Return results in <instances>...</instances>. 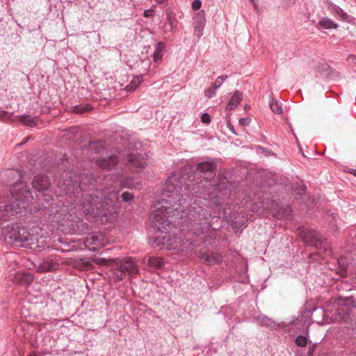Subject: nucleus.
Listing matches in <instances>:
<instances>
[{
	"label": "nucleus",
	"instance_id": "nucleus-50",
	"mask_svg": "<svg viewBox=\"0 0 356 356\" xmlns=\"http://www.w3.org/2000/svg\"><path fill=\"white\" fill-rule=\"evenodd\" d=\"M27 141H28V138H26V139L24 140V142H22V143H20V144H19V145H22V144H24V143H26Z\"/></svg>",
	"mask_w": 356,
	"mask_h": 356
},
{
	"label": "nucleus",
	"instance_id": "nucleus-43",
	"mask_svg": "<svg viewBox=\"0 0 356 356\" xmlns=\"http://www.w3.org/2000/svg\"><path fill=\"white\" fill-rule=\"evenodd\" d=\"M202 2L200 0H194L192 3V8L195 10H199L201 8Z\"/></svg>",
	"mask_w": 356,
	"mask_h": 356
},
{
	"label": "nucleus",
	"instance_id": "nucleus-47",
	"mask_svg": "<svg viewBox=\"0 0 356 356\" xmlns=\"http://www.w3.org/2000/svg\"><path fill=\"white\" fill-rule=\"evenodd\" d=\"M155 1L159 4H166L168 2V0H155Z\"/></svg>",
	"mask_w": 356,
	"mask_h": 356
},
{
	"label": "nucleus",
	"instance_id": "nucleus-1",
	"mask_svg": "<svg viewBox=\"0 0 356 356\" xmlns=\"http://www.w3.org/2000/svg\"><path fill=\"white\" fill-rule=\"evenodd\" d=\"M181 170L172 172L165 182L163 190V198L160 207L151 213L149 220L152 228L159 232L166 233L171 226H176L178 220L184 216V206L181 204L184 184L186 178Z\"/></svg>",
	"mask_w": 356,
	"mask_h": 356
},
{
	"label": "nucleus",
	"instance_id": "nucleus-21",
	"mask_svg": "<svg viewBox=\"0 0 356 356\" xmlns=\"http://www.w3.org/2000/svg\"><path fill=\"white\" fill-rule=\"evenodd\" d=\"M292 209L289 206H282L279 207L277 212L273 214L275 218L277 220H286L291 216Z\"/></svg>",
	"mask_w": 356,
	"mask_h": 356
},
{
	"label": "nucleus",
	"instance_id": "nucleus-14",
	"mask_svg": "<svg viewBox=\"0 0 356 356\" xmlns=\"http://www.w3.org/2000/svg\"><path fill=\"white\" fill-rule=\"evenodd\" d=\"M118 163L116 156H111L102 158L97 161V165L102 169H113Z\"/></svg>",
	"mask_w": 356,
	"mask_h": 356
},
{
	"label": "nucleus",
	"instance_id": "nucleus-18",
	"mask_svg": "<svg viewBox=\"0 0 356 356\" xmlns=\"http://www.w3.org/2000/svg\"><path fill=\"white\" fill-rule=\"evenodd\" d=\"M330 10L332 15L339 17L343 21L351 22L353 19L352 16L348 15L342 8L334 3H330Z\"/></svg>",
	"mask_w": 356,
	"mask_h": 356
},
{
	"label": "nucleus",
	"instance_id": "nucleus-3",
	"mask_svg": "<svg viewBox=\"0 0 356 356\" xmlns=\"http://www.w3.org/2000/svg\"><path fill=\"white\" fill-rule=\"evenodd\" d=\"M10 196L0 200V220L8 221L15 215H24L32 203L33 197L29 186L19 181L10 188Z\"/></svg>",
	"mask_w": 356,
	"mask_h": 356
},
{
	"label": "nucleus",
	"instance_id": "nucleus-2",
	"mask_svg": "<svg viewBox=\"0 0 356 356\" xmlns=\"http://www.w3.org/2000/svg\"><path fill=\"white\" fill-rule=\"evenodd\" d=\"M74 204L73 208L67 209L72 218L74 216L79 220V216L90 215L102 222H113L120 208L119 191L92 188L83 193L79 202Z\"/></svg>",
	"mask_w": 356,
	"mask_h": 356
},
{
	"label": "nucleus",
	"instance_id": "nucleus-23",
	"mask_svg": "<svg viewBox=\"0 0 356 356\" xmlns=\"http://www.w3.org/2000/svg\"><path fill=\"white\" fill-rule=\"evenodd\" d=\"M243 97V93L238 90L236 91L227 104L226 109L228 111L234 110L241 102Z\"/></svg>",
	"mask_w": 356,
	"mask_h": 356
},
{
	"label": "nucleus",
	"instance_id": "nucleus-38",
	"mask_svg": "<svg viewBox=\"0 0 356 356\" xmlns=\"http://www.w3.org/2000/svg\"><path fill=\"white\" fill-rule=\"evenodd\" d=\"M165 237H163L162 238L159 236H154L153 241L152 242V245L154 247H159V248H161V246L163 245L164 242L163 240Z\"/></svg>",
	"mask_w": 356,
	"mask_h": 356
},
{
	"label": "nucleus",
	"instance_id": "nucleus-32",
	"mask_svg": "<svg viewBox=\"0 0 356 356\" xmlns=\"http://www.w3.org/2000/svg\"><path fill=\"white\" fill-rule=\"evenodd\" d=\"M126 272L120 268V264L118 263L113 270V277L116 280H121L125 277Z\"/></svg>",
	"mask_w": 356,
	"mask_h": 356
},
{
	"label": "nucleus",
	"instance_id": "nucleus-29",
	"mask_svg": "<svg viewBox=\"0 0 356 356\" xmlns=\"http://www.w3.org/2000/svg\"><path fill=\"white\" fill-rule=\"evenodd\" d=\"M164 48H165V45H164L163 42H159L156 44L155 50L153 54V58H154V60L155 62H157L161 59V58L163 56V51Z\"/></svg>",
	"mask_w": 356,
	"mask_h": 356
},
{
	"label": "nucleus",
	"instance_id": "nucleus-28",
	"mask_svg": "<svg viewBox=\"0 0 356 356\" xmlns=\"http://www.w3.org/2000/svg\"><path fill=\"white\" fill-rule=\"evenodd\" d=\"M254 318L262 326L273 327L275 325V322L272 319L264 315H259Z\"/></svg>",
	"mask_w": 356,
	"mask_h": 356
},
{
	"label": "nucleus",
	"instance_id": "nucleus-11",
	"mask_svg": "<svg viewBox=\"0 0 356 356\" xmlns=\"http://www.w3.org/2000/svg\"><path fill=\"white\" fill-rule=\"evenodd\" d=\"M50 185L49 178L44 175H38L34 177L32 181V186L39 193H43Z\"/></svg>",
	"mask_w": 356,
	"mask_h": 356
},
{
	"label": "nucleus",
	"instance_id": "nucleus-46",
	"mask_svg": "<svg viewBox=\"0 0 356 356\" xmlns=\"http://www.w3.org/2000/svg\"><path fill=\"white\" fill-rule=\"evenodd\" d=\"M153 10L152 9H147V10H145L144 11V13H143V15L145 17H149L152 15V13H153Z\"/></svg>",
	"mask_w": 356,
	"mask_h": 356
},
{
	"label": "nucleus",
	"instance_id": "nucleus-35",
	"mask_svg": "<svg viewBox=\"0 0 356 356\" xmlns=\"http://www.w3.org/2000/svg\"><path fill=\"white\" fill-rule=\"evenodd\" d=\"M92 109L91 106L86 105V106H74L72 108V111L75 113H83L85 112L89 111Z\"/></svg>",
	"mask_w": 356,
	"mask_h": 356
},
{
	"label": "nucleus",
	"instance_id": "nucleus-52",
	"mask_svg": "<svg viewBox=\"0 0 356 356\" xmlns=\"http://www.w3.org/2000/svg\"><path fill=\"white\" fill-rule=\"evenodd\" d=\"M29 356H36L35 355H30Z\"/></svg>",
	"mask_w": 356,
	"mask_h": 356
},
{
	"label": "nucleus",
	"instance_id": "nucleus-22",
	"mask_svg": "<svg viewBox=\"0 0 356 356\" xmlns=\"http://www.w3.org/2000/svg\"><path fill=\"white\" fill-rule=\"evenodd\" d=\"M104 235L100 233H94L86 238V243L88 245L101 246L104 244Z\"/></svg>",
	"mask_w": 356,
	"mask_h": 356
},
{
	"label": "nucleus",
	"instance_id": "nucleus-15",
	"mask_svg": "<svg viewBox=\"0 0 356 356\" xmlns=\"http://www.w3.org/2000/svg\"><path fill=\"white\" fill-rule=\"evenodd\" d=\"M15 331L18 335L22 336L25 339H28L35 331V326L29 325L26 323H22L17 326Z\"/></svg>",
	"mask_w": 356,
	"mask_h": 356
},
{
	"label": "nucleus",
	"instance_id": "nucleus-44",
	"mask_svg": "<svg viewBox=\"0 0 356 356\" xmlns=\"http://www.w3.org/2000/svg\"><path fill=\"white\" fill-rule=\"evenodd\" d=\"M250 121L249 118H242L239 120V123L243 126H248L250 124Z\"/></svg>",
	"mask_w": 356,
	"mask_h": 356
},
{
	"label": "nucleus",
	"instance_id": "nucleus-16",
	"mask_svg": "<svg viewBox=\"0 0 356 356\" xmlns=\"http://www.w3.org/2000/svg\"><path fill=\"white\" fill-rule=\"evenodd\" d=\"M120 268L130 275H134L138 273V268L134 261L129 257L124 258L120 263Z\"/></svg>",
	"mask_w": 356,
	"mask_h": 356
},
{
	"label": "nucleus",
	"instance_id": "nucleus-36",
	"mask_svg": "<svg viewBox=\"0 0 356 356\" xmlns=\"http://www.w3.org/2000/svg\"><path fill=\"white\" fill-rule=\"evenodd\" d=\"M121 186L123 188H133L136 187L134 180L132 178H126L120 181Z\"/></svg>",
	"mask_w": 356,
	"mask_h": 356
},
{
	"label": "nucleus",
	"instance_id": "nucleus-25",
	"mask_svg": "<svg viewBox=\"0 0 356 356\" xmlns=\"http://www.w3.org/2000/svg\"><path fill=\"white\" fill-rule=\"evenodd\" d=\"M336 289L339 291V295L348 296L350 294H346L352 290V284L348 282H341L336 286Z\"/></svg>",
	"mask_w": 356,
	"mask_h": 356
},
{
	"label": "nucleus",
	"instance_id": "nucleus-31",
	"mask_svg": "<svg viewBox=\"0 0 356 356\" xmlns=\"http://www.w3.org/2000/svg\"><path fill=\"white\" fill-rule=\"evenodd\" d=\"M19 121L29 127H34L37 124V119L30 115H22L19 117Z\"/></svg>",
	"mask_w": 356,
	"mask_h": 356
},
{
	"label": "nucleus",
	"instance_id": "nucleus-48",
	"mask_svg": "<svg viewBox=\"0 0 356 356\" xmlns=\"http://www.w3.org/2000/svg\"><path fill=\"white\" fill-rule=\"evenodd\" d=\"M314 350V346H312L309 347V350H308V354H309V355H311L313 353Z\"/></svg>",
	"mask_w": 356,
	"mask_h": 356
},
{
	"label": "nucleus",
	"instance_id": "nucleus-30",
	"mask_svg": "<svg viewBox=\"0 0 356 356\" xmlns=\"http://www.w3.org/2000/svg\"><path fill=\"white\" fill-rule=\"evenodd\" d=\"M167 26H170V30L174 31L177 26L178 21L177 20L175 15L172 13L171 11H167L166 13Z\"/></svg>",
	"mask_w": 356,
	"mask_h": 356
},
{
	"label": "nucleus",
	"instance_id": "nucleus-49",
	"mask_svg": "<svg viewBox=\"0 0 356 356\" xmlns=\"http://www.w3.org/2000/svg\"><path fill=\"white\" fill-rule=\"evenodd\" d=\"M350 173H352L353 175L356 176V170L352 169L351 171H350Z\"/></svg>",
	"mask_w": 356,
	"mask_h": 356
},
{
	"label": "nucleus",
	"instance_id": "nucleus-26",
	"mask_svg": "<svg viewBox=\"0 0 356 356\" xmlns=\"http://www.w3.org/2000/svg\"><path fill=\"white\" fill-rule=\"evenodd\" d=\"M317 26L322 27L325 29H337L338 27V24L329 18L323 17L319 20Z\"/></svg>",
	"mask_w": 356,
	"mask_h": 356
},
{
	"label": "nucleus",
	"instance_id": "nucleus-40",
	"mask_svg": "<svg viewBox=\"0 0 356 356\" xmlns=\"http://www.w3.org/2000/svg\"><path fill=\"white\" fill-rule=\"evenodd\" d=\"M216 90L217 89L213 86H212L211 88H207L205 90V96L209 99L213 97L216 95Z\"/></svg>",
	"mask_w": 356,
	"mask_h": 356
},
{
	"label": "nucleus",
	"instance_id": "nucleus-17",
	"mask_svg": "<svg viewBox=\"0 0 356 356\" xmlns=\"http://www.w3.org/2000/svg\"><path fill=\"white\" fill-rule=\"evenodd\" d=\"M127 161L129 163L132 164L138 170L143 168L145 164L146 163L143 156L139 154H128Z\"/></svg>",
	"mask_w": 356,
	"mask_h": 356
},
{
	"label": "nucleus",
	"instance_id": "nucleus-41",
	"mask_svg": "<svg viewBox=\"0 0 356 356\" xmlns=\"http://www.w3.org/2000/svg\"><path fill=\"white\" fill-rule=\"evenodd\" d=\"M122 199L124 202H131L133 198H134V195L132 193H129V192H124L122 195Z\"/></svg>",
	"mask_w": 356,
	"mask_h": 356
},
{
	"label": "nucleus",
	"instance_id": "nucleus-42",
	"mask_svg": "<svg viewBox=\"0 0 356 356\" xmlns=\"http://www.w3.org/2000/svg\"><path fill=\"white\" fill-rule=\"evenodd\" d=\"M201 120L203 123L209 124L211 122V117L207 113L202 114Z\"/></svg>",
	"mask_w": 356,
	"mask_h": 356
},
{
	"label": "nucleus",
	"instance_id": "nucleus-19",
	"mask_svg": "<svg viewBox=\"0 0 356 356\" xmlns=\"http://www.w3.org/2000/svg\"><path fill=\"white\" fill-rule=\"evenodd\" d=\"M59 264L52 259H47L42 261L37 267L39 272L55 270L58 268Z\"/></svg>",
	"mask_w": 356,
	"mask_h": 356
},
{
	"label": "nucleus",
	"instance_id": "nucleus-9",
	"mask_svg": "<svg viewBox=\"0 0 356 356\" xmlns=\"http://www.w3.org/2000/svg\"><path fill=\"white\" fill-rule=\"evenodd\" d=\"M217 168L216 159L207 157L206 160L196 165L194 172L200 174L213 173Z\"/></svg>",
	"mask_w": 356,
	"mask_h": 356
},
{
	"label": "nucleus",
	"instance_id": "nucleus-24",
	"mask_svg": "<svg viewBox=\"0 0 356 356\" xmlns=\"http://www.w3.org/2000/svg\"><path fill=\"white\" fill-rule=\"evenodd\" d=\"M337 264L339 268L338 273L341 277L346 276L347 273L348 259L343 256L339 257L337 259Z\"/></svg>",
	"mask_w": 356,
	"mask_h": 356
},
{
	"label": "nucleus",
	"instance_id": "nucleus-45",
	"mask_svg": "<svg viewBox=\"0 0 356 356\" xmlns=\"http://www.w3.org/2000/svg\"><path fill=\"white\" fill-rule=\"evenodd\" d=\"M347 60L350 63L356 64V56L350 54L347 58Z\"/></svg>",
	"mask_w": 356,
	"mask_h": 356
},
{
	"label": "nucleus",
	"instance_id": "nucleus-20",
	"mask_svg": "<svg viewBox=\"0 0 356 356\" xmlns=\"http://www.w3.org/2000/svg\"><path fill=\"white\" fill-rule=\"evenodd\" d=\"M325 316L326 313L322 307H316L311 313V318L312 321L318 324H322L323 322H326V320L325 319Z\"/></svg>",
	"mask_w": 356,
	"mask_h": 356
},
{
	"label": "nucleus",
	"instance_id": "nucleus-8",
	"mask_svg": "<svg viewBox=\"0 0 356 356\" xmlns=\"http://www.w3.org/2000/svg\"><path fill=\"white\" fill-rule=\"evenodd\" d=\"M337 306L335 307V313L339 317L341 321L348 322L353 309L356 307V302L354 300L353 294L348 296L343 295H337L336 298Z\"/></svg>",
	"mask_w": 356,
	"mask_h": 356
},
{
	"label": "nucleus",
	"instance_id": "nucleus-10",
	"mask_svg": "<svg viewBox=\"0 0 356 356\" xmlns=\"http://www.w3.org/2000/svg\"><path fill=\"white\" fill-rule=\"evenodd\" d=\"M13 282L22 286H29L33 281V275L27 271H18L15 273Z\"/></svg>",
	"mask_w": 356,
	"mask_h": 356
},
{
	"label": "nucleus",
	"instance_id": "nucleus-51",
	"mask_svg": "<svg viewBox=\"0 0 356 356\" xmlns=\"http://www.w3.org/2000/svg\"><path fill=\"white\" fill-rule=\"evenodd\" d=\"M230 130H232L234 132V129H233L232 126V127H230Z\"/></svg>",
	"mask_w": 356,
	"mask_h": 356
},
{
	"label": "nucleus",
	"instance_id": "nucleus-7",
	"mask_svg": "<svg viewBox=\"0 0 356 356\" xmlns=\"http://www.w3.org/2000/svg\"><path fill=\"white\" fill-rule=\"evenodd\" d=\"M303 242L308 246L315 248L330 254L332 252L330 245L327 239L323 238L317 231L314 229H305L300 233Z\"/></svg>",
	"mask_w": 356,
	"mask_h": 356
},
{
	"label": "nucleus",
	"instance_id": "nucleus-13",
	"mask_svg": "<svg viewBox=\"0 0 356 356\" xmlns=\"http://www.w3.org/2000/svg\"><path fill=\"white\" fill-rule=\"evenodd\" d=\"M201 259L208 265H215L222 262V257L220 253L212 252L202 254Z\"/></svg>",
	"mask_w": 356,
	"mask_h": 356
},
{
	"label": "nucleus",
	"instance_id": "nucleus-33",
	"mask_svg": "<svg viewBox=\"0 0 356 356\" xmlns=\"http://www.w3.org/2000/svg\"><path fill=\"white\" fill-rule=\"evenodd\" d=\"M269 106H270L271 111L274 113L281 114L282 113V108L281 105L273 97L271 98V99L269 102Z\"/></svg>",
	"mask_w": 356,
	"mask_h": 356
},
{
	"label": "nucleus",
	"instance_id": "nucleus-39",
	"mask_svg": "<svg viewBox=\"0 0 356 356\" xmlns=\"http://www.w3.org/2000/svg\"><path fill=\"white\" fill-rule=\"evenodd\" d=\"M228 76L227 75H225V76H219L216 81L213 83L212 86H213L216 89L219 88L220 87V86L222 84V83L224 82V81L227 79Z\"/></svg>",
	"mask_w": 356,
	"mask_h": 356
},
{
	"label": "nucleus",
	"instance_id": "nucleus-37",
	"mask_svg": "<svg viewBox=\"0 0 356 356\" xmlns=\"http://www.w3.org/2000/svg\"><path fill=\"white\" fill-rule=\"evenodd\" d=\"M297 346L300 347H305L308 342L307 338L303 335H298L295 340Z\"/></svg>",
	"mask_w": 356,
	"mask_h": 356
},
{
	"label": "nucleus",
	"instance_id": "nucleus-4",
	"mask_svg": "<svg viewBox=\"0 0 356 356\" xmlns=\"http://www.w3.org/2000/svg\"><path fill=\"white\" fill-rule=\"evenodd\" d=\"M96 180L92 174L85 172L79 175L72 171H65L58 181L60 191L70 195L71 202L70 208H73L74 203L79 202L81 197L86 191L93 187Z\"/></svg>",
	"mask_w": 356,
	"mask_h": 356
},
{
	"label": "nucleus",
	"instance_id": "nucleus-34",
	"mask_svg": "<svg viewBox=\"0 0 356 356\" xmlns=\"http://www.w3.org/2000/svg\"><path fill=\"white\" fill-rule=\"evenodd\" d=\"M142 81V77L137 76H134L130 83L127 86V89L128 91H132L135 89H136L140 84Z\"/></svg>",
	"mask_w": 356,
	"mask_h": 356
},
{
	"label": "nucleus",
	"instance_id": "nucleus-12",
	"mask_svg": "<svg viewBox=\"0 0 356 356\" xmlns=\"http://www.w3.org/2000/svg\"><path fill=\"white\" fill-rule=\"evenodd\" d=\"M206 23L204 11H200L194 18V33L197 38L202 35V31Z\"/></svg>",
	"mask_w": 356,
	"mask_h": 356
},
{
	"label": "nucleus",
	"instance_id": "nucleus-5",
	"mask_svg": "<svg viewBox=\"0 0 356 356\" xmlns=\"http://www.w3.org/2000/svg\"><path fill=\"white\" fill-rule=\"evenodd\" d=\"M1 235L8 243L33 250L44 248L46 245L42 236L39 234H30L21 223L2 227Z\"/></svg>",
	"mask_w": 356,
	"mask_h": 356
},
{
	"label": "nucleus",
	"instance_id": "nucleus-6",
	"mask_svg": "<svg viewBox=\"0 0 356 356\" xmlns=\"http://www.w3.org/2000/svg\"><path fill=\"white\" fill-rule=\"evenodd\" d=\"M189 217L193 221L192 227L197 235L208 234L212 225L210 219L212 218L211 213L207 209L197 205L190 209Z\"/></svg>",
	"mask_w": 356,
	"mask_h": 356
},
{
	"label": "nucleus",
	"instance_id": "nucleus-27",
	"mask_svg": "<svg viewBox=\"0 0 356 356\" xmlns=\"http://www.w3.org/2000/svg\"><path fill=\"white\" fill-rule=\"evenodd\" d=\"M147 266L154 268H161L163 266V261L162 258L151 257L148 259Z\"/></svg>",
	"mask_w": 356,
	"mask_h": 356
}]
</instances>
